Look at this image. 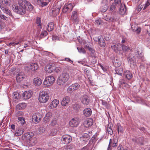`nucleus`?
Segmentation results:
<instances>
[{
  "instance_id": "f257e3e1",
  "label": "nucleus",
  "mask_w": 150,
  "mask_h": 150,
  "mask_svg": "<svg viewBox=\"0 0 150 150\" xmlns=\"http://www.w3.org/2000/svg\"><path fill=\"white\" fill-rule=\"evenodd\" d=\"M10 0H2L0 2V8L3 12L5 14L9 15L12 18L13 16L10 10L8 9L6 6L8 5Z\"/></svg>"
},
{
  "instance_id": "f03ea898",
  "label": "nucleus",
  "mask_w": 150,
  "mask_h": 150,
  "mask_svg": "<svg viewBox=\"0 0 150 150\" xmlns=\"http://www.w3.org/2000/svg\"><path fill=\"white\" fill-rule=\"evenodd\" d=\"M69 74L67 72L62 73L57 80V83L59 85L63 84L69 79Z\"/></svg>"
},
{
  "instance_id": "7ed1b4c3",
  "label": "nucleus",
  "mask_w": 150,
  "mask_h": 150,
  "mask_svg": "<svg viewBox=\"0 0 150 150\" xmlns=\"http://www.w3.org/2000/svg\"><path fill=\"white\" fill-rule=\"evenodd\" d=\"M33 135L34 134L33 132H29L22 135V139L27 144L30 145L31 144L30 143Z\"/></svg>"
},
{
  "instance_id": "20e7f679",
  "label": "nucleus",
  "mask_w": 150,
  "mask_h": 150,
  "mask_svg": "<svg viewBox=\"0 0 150 150\" xmlns=\"http://www.w3.org/2000/svg\"><path fill=\"white\" fill-rule=\"evenodd\" d=\"M49 97V96L46 92L42 91L40 92L38 99L40 102L45 103L47 101Z\"/></svg>"
},
{
  "instance_id": "39448f33",
  "label": "nucleus",
  "mask_w": 150,
  "mask_h": 150,
  "mask_svg": "<svg viewBox=\"0 0 150 150\" xmlns=\"http://www.w3.org/2000/svg\"><path fill=\"white\" fill-rule=\"evenodd\" d=\"M110 3L112 4L110 8V12H112L115 11L116 6L118 7L119 4H120L121 0H110Z\"/></svg>"
},
{
  "instance_id": "423d86ee",
  "label": "nucleus",
  "mask_w": 150,
  "mask_h": 150,
  "mask_svg": "<svg viewBox=\"0 0 150 150\" xmlns=\"http://www.w3.org/2000/svg\"><path fill=\"white\" fill-rule=\"evenodd\" d=\"M71 19L74 24L77 25L78 24L79 20L78 16V13L77 11H73Z\"/></svg>"
},
{
  "instance_id": "0eeeda50",
  "label": "nucleus",
  "mask_w": 150,
  "mask_h": 150,
  "mask_svg": "<svg viewBox=\"0 0 150 150\" xmlns=\"http://www.w3.org/2000/svg\"><path fill=\"white\" fill-rule=\"evenodd\" d=\"M55 81V79L53 76H49L46 78L43 82L44 85L48 86L52 84Z\"/></svg>"
},
{
  "instance_id": "6e6552de",
  "label": "nucleus",
  "mask_w": 150,
  "mask_h": 150,
  "mask_svg": "<svg viewBox=\"0 0 150 150\" xmlns=\"http://www.w3.org/2000/svg\"><path fill=\"white\" fill-rule=\"evenodd\" d=\"M13 10L16 12L17 13L21 15L24 14L26 12L25 8L24 6H13Z\"/></svg>"
},
{
  "instance_id": "1a4fd4ad",
  "label": "nucleus",
  "mask_w": 150,
  "mask_h": 150,
  "mask_svg": "<svg viewBox=\"0 0 150 150\" xmlns=\"http://www.w3.org/2000/svg\"><path fill=\"white\" fill-rule=\"evenodd\" d=\"M108 0H103L101 4L100 8V11L101 12H105L108 10Z\"/></svg>"
},
{
  "instance_id": "9d476101",
  "label": "nucleus",
  "mask_w": 150,
  "mask_h": 150,
  "mask_svg": "<svg viewBox=\"0 0 150 150\" xmlns=\"http://www.w3.org/2000/svg\"><path fill=\"white\" fill-rule=\"evenodd\" d=\"M38 68V65L35 63H32L28 66H26L25 67V70L26 71L30 72L34 71L37 70Z\"/></svg>"
},
{
  "instance_id": "9b49d317",
  "label": "nucleus",
  "mask_w": 150,
  "mask_h": 150,
  "mask_svg": "<svg viewBox=\"0 0 150 150\" xmlns=\"http://www.w3.org/2000/svg\"><path fill=\"white\" fill-rule=\"evenodd\" d=\"M121 47V45L118 44L112 46L111 48L116 53L119 54H122Z\"/></svg>"
},
{
  "instance_id": "f8f14e48",
  "label": "nucleus",
  "mask_w": 150,
  "mask_h": 150,
  "mask_svg": "<svg viewBox=\"0 0 150 150\" xmlns=\"http://www.w3.org/2000/svg\"><path fill=\"white\" fill-rule=\"evenodd\" d=\"M72 139V137L66 134L62 136V141L63 143L67 144L71 142Z\"/></svg>"
},
{
  "instance_id": "ddd939ff",
  "label": "nucleus",
  "mask_w": 150,
  "mask_h": 150,
  "mask_svg": "<svg viewBox=\"0 0 150 150\" xmlns=\"http://www.w3.org/2000/svg\"><path fill=\"white\" fill-rule=\"evenodd\" d=\"M81 100L82 103L86 105H88L90 101L89 98L87 95L82 96L81 98Z\"/></svg>"
},
{
  "instance_id": "4468645a",
  "label": "nucleus",
  "mask_w": 150,
  "mask_h": 150,
  "mask_svg": "<svg viewBox=\"0 0 150 150\" xmlns=\"http://www.w3.org/2000/svg\"><path fill=\"white\" fill-rule=\"evenodd\" d=\"M80 122L78 118H73L69 122V124L70 126L72 127H77L79 125Z\"/></svg>"
},
{
  "instance_id": "2eb2a0df",
  "label": "nucleus",
  "mask_w": 150,
  "mask_h": 150,
  "mask_svg": "<svg viewBox=\"0 0 150 150\" xmlns=\"http://www.w3.org/2000/svg\"><path fill=\"white\" fill-rule=\"evenodd\" d=\"M118 6H119V13L121 15H123L126 13V8L125 5L124 4L121 3L119 4Z\"/></svg>"
},
{
  "instance_id": "dca6fc26",
  "label": "nucleus",
  "mask_w": 150,
  "mask_h": 150,
  "mask_svg": "<svg viewBox=\"0 0 150 150\" xmlns=\"http://www.w3.org/2000/svg\"><path fill=\"white\" fill-rule=\"evenodd\" d=\"M132 140L134 143L143 145L144 139L138 137L132 138Z\"/></svg>"
},
{
  "instance_id": "f3484780",
  "label": "nucleus",
  "mask_w": 150,
  "mask_h": 150,
  "mask_svg": "<svg viewBox=\"0 0 150 150\" xmlns=\"http://www.w3.org/2000/svg\"><path fill=\"white\" fill-rule=\"evenodd\" d=\"M7 15V16H5L4 14H1L0 15V19H1L7 21L8 20V16H10L9 15ZM5 26V24H2L1 23L0 21V32L1 31L2 29Z\"/></svg>"
},
{
  "instance_id": "a211bd4d",
  "label": "nucleus",
  "mask_w": 150,
  "mask_h": 150,
  "mask_svg": "<svg viewBox=\"0 0 150 150\" xmlns=\"http://www.w3.org/2000/svg\"><path fill=\"white\" fill-rule=\"evenodd\" d=\"M127 59L128 62L134 65L135 64V58L133 54L130 53L128 56Z\"/></svg>"
},
{
  "instance_id": "6ab92c4d",
  "label": "nucleus",
  "mask_w": 150,
  "mask_h": 150,
  "mask_svg": "<svg viewBox=\"0 0 150 150\" xmlns=\"http://www.w3.org/2000/svg\"><path fill=\"white\" fill-rule=\"evenodd\" d=\"M93 124V120L92 119L89 118L87 119L84 122L83 125L86 127H89Z\"/></svg>"
},
{
  "instance_id": "aec40b11",
  "label": "nucleus",
  "mask_w": 150,
  "mask_h": 150,
  "mask_svg": "<svg viewBox=\"0 0 150 150\" xmlns=\"http://www.w3.org/2000/svg\"><path fill=\"white\" fill-rule=\"evenodd\" d=\"M70 101V97L69 96H66L63 98L61 102V105L63 106L67 105Z\"/></svg>"
},
{
  "instance_id": "412c9836",
  "label": "nucleus",
  "mask_w": 150,
  "mask_h": 150,
  "mask_svg": "<svg viewBox=\"0 0 150 150\" xmlns=\"http://www.w3.org/2000/svg\"><path fill=\"white\" fill-rule=\"evenodd\" d=\"M79 84L78 83H75L71 85L68 89L69 91H73L77 90L80 87Z\"/></svg>"
},
{
  "instance_id": "4be33fe9",
  "label": "nucleus",
  "mask_w": 150,
  "mask_h": 150,
  "mask_svg": "<svg viewBox=\"0 0 150 150\" xmlns=\"http://www.w3.org/2000/svg\"><path fill=\"white\" fill-rule=\"evenodd\" d=\"M24 78V74L23 72H19L16 76V80L18 82H20Z\"/></svg>"
},
{
  "instance_id": "5701e85b",
  "label": "nucleus",
  "mask_w": 150,
  "mask_h": 150,
  "mask_svg": "<svg viewBox=\"0 0 150 150\" xmlns=\"http://www.w3.org/2000/svg\"><path fill=\"white\" fill-rule=\"evenodd\" d=\"M124 75L126 79L128 80L131 79L133 77V75L129 71H124Z\"/></svg>"
},
{
  "instance_id": "b1692460",
  "label": "nucleus",
  "mask_w": 150,
  "mask_h": 150,
  "mask_svg": "<svg viewBox=\"0 0 150 150\" xmlns=\"http://www.w3.org/2000/svg\"><path fill=\"white\" fill-rule=\"evenodd\" d=\"M24 131L23 128L21 127H18L16 128L15 134L18 136H19L22 134Z\"/></svg>"
},
{
  "instance_id": "393cba45",
  "label": "nucleus",
  "mask_w": 150,
  "mask_h": 150,
  "mask_svg": "<svg viewBox=\"0 0 150 150\" xmlns=\"http://www.w3.org/2000/svg\"><path fill=\"white\" fill-rule=\"evenodd\" d=\"M83 112L84 115L86 117L90 116L92 114V111L90 108L85 109Z\"/></svg>"
},
{
  "instance_id": "a878e982",
  "label": "nucleus",
  "mask_w": 150,
  "mask_h": 150,
  "mask_svg": "<svg viewBox=\"0 0 150 150\" xmlns=\"http://www.w3.org/2000/svg\"><path fill=\"white\" fill-rule=\"evenodd\" d=\"M32 95L31 92L29 91H25L23 93V96L24 99L27 100L31 97Z\"/></svg>"
},
{
  "instance_id": "bb28decb",
  "label": "nucleus",
  "mask_w": 150,
  "mask_h": 150,
  "mask_svg": "<svg viewBox=\"0 0 150 150\" xmlns=\"http://www.w3.org/2000/svg\"><path fill=\"white\" fill-rule=\"evenodd\" d=\"M59 101L57 99H54L51 103L50 106L51 108H55L59 103Z\"/></svg>"
},
{
  "instance_id": "cd10ccee",
  "label": "nucleus",
  "mask_w": 150,
  "mask_h": 150,
  "mask_svg": "<svg viewBox=\"0 0 150 150\" xmlns=\"http://www.w3.org/2000/svg\"><path fill=\"white\" fill-rule=\"evenodd\" d=\"M54 69V67L50 65H47L45 68V70L46 72L49 73L52 72Z\"/></svg>"
},
{
  "instance_id": "c85d7f7f",
  "label": "nucleus",
  "mask_w": 150,
  "mask_h": 150,
  "mask_svg": "<svg viewBox=\"0 0 150 150\" xmlns=\"http://www.w3.org/2000/svg\"><path fill=\"white\" fill-rule=\"evenodd\" d=\"M42 81L39 78H36L33 80V82L35 85L39 86L41 85L42 83Z\"/></svg>"
},
{
  "instance_id": "c756f323",
  "label": "nucleus",
  "mask_w": 150,
  "mask_h": 150,
  "mask_svg": "<svg viewBox=\"0 0 150 150\" xmlns=\"http://www.w3.org/2000/svg\"><path fill=\"white\" fill-rule=\"evenodd\" d=\"M57 125V120L56 118H54L52 120L49 126L52 128L56 127Z\"/></svg>"
},
{
  "instance_id": "7c9ffc66",
  "label": "nucleus",
  "mask_w": 150,
  "mask_h": 150,
  "mask_svg": "<svg viewBox=\"0 0 150 150\" xmlns=\"http://www.w3.org/2000/svg\"><path fill=\"white\" fill-rule=\"evenodd\" d=\"M100 40L98 42V44L101 47H104L105 45L106 44L103 38L101 36L100 38Z\"/></svg>"
},
{
  "instance_id": "2f4dec72",
  "label": "nucleus",
  "mask_w": 150,
  "mask_h": 150,
  "mask_svg": "<svg viewBox=\"0 0 150 150\" xmlns=\"http://www.w3.org/2000/svg\"><path fill=\"white\" fill-rule=\"evenodd\" d=\"M47 30L50 32L52 31L54 28V24L52 22H50L48 23L47 26Z\"/></svg>"
},
{
  "instance_id": "473e14b6",
  "label": "nucleus",
  "mask_w": 150,
  "mask_h": 150,
  "mask_svg": "<svg viewBox=\"0 0 150 150\" xmlns=\"http://www.w3.org/2000/svg\"><path fill=\"white\" fill-rule=\"evenodd\" d=\"M27 1L26 0H18V3L19 6H24L25 8L26 7V5L27 4Z\"/></svg>"
},
{
  "instance_id": "72a5a7b5",
  "label": "nucleus",
  "mask_w": 150,
  "mask_h": 150,
  "mask_svg": "<svg viewBox=\"0 0 150 150\" xmlns=\"http://www.w3.org/2000/svg\"><path fill=\"white\" fill-rule=\"evenodd\" d=\"M90 135L86 133H84V134L82 135V137H81V140H83V141H87L90 138Z\"/></svg>"
},
{
  "instance_id": "f704fd0d",
  "label": "nucleus",
  "mask_w": 150,
  "mask_h": 150,
  "mask_svg": "<svg viewBox=\"0 0 150 150\" xmlns=\"http://www.w3.org/2000/svg\"><path fill=\"white\" fill-rule=\"evenodd\" d=\"M26 105L25 103H22L18 104L16 106L17 110H20L25 108Z\"/></svg>"
},
{
  "instance_id": "c9c22d12",
  "label": "nucleus",
  "mask_w": 150,
  "mask_h": 150,
  "mask_svg": "<svg viewBox=\"0 0 150 150\" xmlns=\"http://www.w3.org/2000/svg\"><path fill=\"white\" fill-rule=\"evenodd\" d=\"M52 117V114L51 112H48L47 113L45 116V117L44 120L45 122H47Z\"/></svg>"
},
{
  "instance_id": "e433bc0d",
  "label": "nucleus",
  "mask_w": 150,
  "mask_h": 150,
  "mask_svg": "<svg viewBox=\"0 0 150 150\" xmlns=\"http://www.w3.org/2000/svg\"><path fill=\"white\" fill-rule=\"evenodd\" d=\"M112 140L111 139V144L112 143V146L113 147H115V146H117V142H118V139L116 137H115L113 139L112 142Z\"/></svg>"
},
{
  "instance_id": "4c0bfd02",
  "label": "nucleus",
  "mask_w": 150,
  "mask_h": 150,
  "mask_svg": "<svg viewBox=\"0 0 150 150\" xmlns=\"http://www.w3.org/2000/svg\"><path fill=\"white\" fill-rule=\"evenodd\" d=\"M25 10L31 11H32L33 8V7L29 2L28 1L27 4L25 6Z\"/></svg>"
},
{
  "instance_id": "58836bf2",
  "label": "nucleus",
  "mask_w": 150,
  "mask_h": 150,
  "mask_svg": "<svg viewBox=\"0 0 150 150\" xmlns=\"http://www.w3.org/2000/svg\"><path fill=\"white\" fill-rule=\"evenodd\" d=\"M72 107L74 110L78 111L80 109L81 106L79 103H76L72 105Z\"/></svg>"
},
{
  "instance_id": "ea45409f",
  "label": "nucleus",
  "mask_w": 150,
  "mask_h": 150,
  "mask_svg": "<svg viewBox=\"0 0 150 150\" xmlns=\"http://www.w3.org/2000/svg\"><path fill=\"white\" fill-rule=\"evenodd\" d=\"M65 6L66 7L67 9L68 10L69 13L70 12L72 11L74 7V6L71 3L69 4L66 6L65 5Z\"/></svg>"
},
{
  "instance_id": "a19ab883",
  "label": "nucleus",
  "mask_w": 150,
  "mask_h": 150,
  "mask_svg": "<svg viewBox=\"0 0 150 150\" xmlns=\"http://www.w3.org/2000/svg\"><path fill=\"white\" fill-rule=\"evenodd\" d=\"M112 126V124H109L108 125L107 130L108 134L112 135L113 134V131L111 129V126Z\"/></svg>"
},
{
  "instance_id": "79ce46f5",
  "label": "nucleus",
  "mask_w": 150,
  "mask_h": 150,
  "mask_svg": "<svg viewBox=\"0 0 150 150\" xmlns=\"http://www.w3.org/2000/svg\"><path fill=\"white\" fill-rule=\"evenodd\" d=\"M105 20L107 21H114L116 20V18L114 16H112L110 17L106 18L104 17Z\"/></svg>"
},
{
  "instance_id": "37998d69",
  "label": "nucleus",
  "mask_w": 150,
  "mask_h": 150,
  "mask_svg": "<svg viewBox=\"0 0 150 150\" xmlns=\"http://www.w3.org/2000/svg\"><path fill=\"white\" fill-rule=\"evenodd\" d=\"M115 71L117 74L120 76H122V74L124 73L123 69L121 68L116 70Z\"/></svg>"
},
{
  "instance_id": "c03bdc74",
  "label": "nucleus",
  "mask_w": 150,
  "mask_h": 150,
  "mask_svg": "<svg viewBox=\"0 0 150 150\" xmlns=\"http://www.w3.org/2000/svg\"><path fill=\"white\" fill-rule=\"evenodd\" d=\"M59 10H60L57 8L54 9V7H53L52 8L51 10L52 14L54 15H57V14H59Z\"/></svg>"
},
{
  "instance_id": "a18cd8bd",
  "label": "nucleus",
  "mask_w": 150,
  "mask_h": 150,
  "mask_svg": "<svg viewBox=\"0 0 150 150\" xmlns=\"http://www.w3.org/2000/svg\"><path fill=\"white\" fill-rule=\"evenodd\" d=\"M32 119L35 122H38L40 120V118L35 115L33 116Z\"/></svg>"
},
{
  "instance_id": "49530a36",
  "label": "nucleus",
  "mask_w": 150,
  "mask_h": 150,
  "mask_svg": "<svg viewBox=\"0 0 150 150\" xmlns=\"http://www.w3.org/2000/svg\"><path fill=\"white\" fill-rule=\"evenodd\" d=\"M121 49L122 48V51L124 52H127L130 49L129 47L124 44L121 45Z\"/></svg>"
},
{
  "instance_id": "de8ad7c7",
  "label": "nucleus",
  "mask_w": 150,
  "mask_h": 150,
  "mask_svg": "<svg viewBox=\"0 0 150 150\" xmlns=\"http://www.w3.org/2000/svg\"><path fill=\"white\" fill-rule=\"evenodd\" d=\"M37 25L40 27V29L42 28V26L41 25V23L40 18H37L36 20V22Z\"/></svg>"
},
{
  "instance_id": "09e8293b",
  "label": "nucleus",
  "mask_w": 150,
  "mask_h": 150,
  "mask_svg": "<svg viewBox=\"0 0 150 150\" xmlns=\"http://www.w3.org/2000/svg\"><path fill=\"white\" fill-rule=\"evenodd\" d=\"M47 35V33L46 31H42L40 35V38H42Z\"/></svg>"
},
{
  "instance_id": "8fccbe9b",
  "label": "nucleus",
  "mask_w": 150,
  "mask_h": 150,
  "mask_svg": "<svg viewBox=\"0 0 150 150\" xmlns=\"http://www.w3.org/2000/svg\"><path fill=\"white\" fill-rule=\"evenodd\" d=\"M118 133L119 132H122L123 131V129L120 124H117V125Z\"/></svg>"
},
{
  "instance_id": "3c124183",
  "label": "nucleus",
  "mask_w": 150,
  "mask_h": 150,
  "mask_svg": "<svg viewBox=\"0 0 150 150\" xmlns=\"http://www.w3.org/2000/svg\"><path fill=\"white\" fill-rule=\"evenodd\" d=\"M13 97L14 99L16 100L19 99L20 98L19 93L17 92H14L13 93Z\"/></svg>"
},
{
  "instance_id": "603ef678",
  "label": "nucleus",
  "mask_w": 150,
  "mask_h": 150,
  "mask_svg": "<svg viewBox=\"0 0 150 150\" xmlns=\"http://www.w3.org/2000/svg\"><path fill=\"white\" fill-rule=\"evenodd\" d=\"M18 119L22 125L24 124L25 122L24 118L23 117H18Z\"/></svg>"
},
{
  "instance_id": "864d4df0",
  "label": "nucleus",
  "mask_w": 150,
  "mask_h": 150,
  "mask_svg": "<svg viewBox=\"0 0 150 150\" xmlns=\"http://www.w3.org/2000/svg\"><path fill=\"white\" fill-rule=\"evenodd\" d=\"M54 9L57 8L59 10L62 7V4L60 3H58L57 4L53 6Z\"/></svg>"
},
{
  "instance_id": "5fc2aeb1",
  "label": "nucleus",
  "mask_w": 150,
  "mask_h": 150,
  "mask_svg": "<svg viewBox=\"0 0 150 150\" xmlns=\"http://www.w3.org/2000/svg\"><path fill=\"white\" fill-rule=\"evenodd\" d=\"M77 49L78 50V52L80 53H83V54H85L86 52V51L85 50L84 48L83 47L79 48V47H77Z\"/></svg>"
},
{
  "instance_id": "6e6d98bb",
  "label": "nucleus",
  "mask_w": 150,
  "mask_h": 150,
  "mask_svg": "<svg viewBox=\"0 0 150 150\" xmlns=\"http://www.w3.org/2000/svg\"><path fill=\"white\" fill-rule=\"evenodd\" d=\"M150 5V1L149 0H148L146 3L144 4V7L143 8V10H144L146 8Z\"/></svg>"
},
{
  "instance_id": "4d7b16f0",
  "label": "nucleus",
  "mask_w": 150,
  "mask_h": 150,
  "mask_svg": "<svg viewBox=\"0 0 150 150\" xmlns=\"http://www.w3.org/2000/svg\"><path fill=\"white\" fill-rule=\"evenodd\" d=\"M102 23L101 20L100 18L97 19L95 21V24L99 25H100Z\"/></svg>"
},
{
  "instance_id": "13d9d810",
  "label": "nucleus",
  "mask_w": 150,
  "mask_h": 150,
  "mask_svg": "<svg viewBox=\"0 0 150 150\" xmlns=\"http://www.w3.org/2000/svg\"><path fill=\"white\" fill-rule=\"evenodd\" d=\"M57 130L55 129H53L51 131L50 134L52 136H54L56 134Z\"/></svg>"
},
{
  "instance_id": "bf43d9fd",
  "label": "nucleus",
  "mask_w": 150,
  "mask_h": 150,
  "mask_svg": "<svg viewBox=\"0 0 150 150\" xmlns=\"http://www.w3.org/2000/svg\"><path fill=\"white\" fill-rule=\"evenodd\" d=\"M134 29H133V30L134 31H136L138 33H139L141 31V28L137 26Z\"/></svg>"
},
{
  "instance_id": "052dcab7",
  "label": "nucleus",
  "mask_w": 150,
  "mask_h": 150,
  "mask_svg": "<svg viewBox=\"0 0 150 150\" xmlns=\"http://www.w3.org/2000/svg\"><path fill=\"white\" fill-rule=\"evenodd\" d=\"M62 70V68L59 67H56L54 69L55 71L56 72H58Z\"/></svg>"
},
{
  "instance_id": "680f3d73",
  "label": "nucleus",
  "mask_w": 150,
  "mask_h": 150,
  "mask_svg": "<svg viewBox=\"0 0 150 150\" xmlns=\"http://www.w3.org/2000/svg\"><path fill=\"white\" fill-rule=\"evenodd\" d=\"M23 114V112L21 111H18L16 114V115L17 117H19L22 115Z\"/></svg>"
},
{
  "instance_id": "e2e57ef3",
  "label": "nucleus",
  "mask_w": 150,
  "mask_h": 150,
  "mask_svg": "<svg viewBox=\"0 0 150 150\" xmlns=\"http://www.w3.org/2000/svg\"><path fill=\"white\" fill-rule=\"evenodd\" d=\"M49 2H48V1L47 2H42L41 1V3H40V4H38L39 5H40V4H41L42 6H47V4H48V3H49Z\"/></svg>"
},
{
  "instance_id": "0e129e2a",
  "label": "nucleus",
  "mask_w": 150,
  "mask_h": 150,
  "mask_svg": "<svg viewBox=\"0 0 150 150\" xmlns=\"http://www.w3.org/2000/svg\"><path fill=\"white\" fill-rule=\"evenodd\" d=\"M125 83V80L123 79H121L119 81V85H121Z\"/></svg>"
},
{
  "instance_id": "69168bd1",
  "label": "nucleus",
  "mask_w": 150,
  "mask_h": 150,
  "mask_svg": "<svg viewBox=\"0 0 150 150\" xmlns=\"http://www.w3.org/2000/svg\"><path fill=\"white\" fill-rule=\"evenodd\" d=\"M101 37V36H99L98 37H95L93 38V39L95 42H98L100 40L99 39H100Z\"/></svg>"
},
{
  "instance_id": "338daca9",
  "label": "nucleus",
  "mask_w": 150,
  "mask_h": 150,
  "mask_svg": "<svg viewBox=\"0 0 150 150\" xmlns=\"http://www.w3.org/2000/svg\"><path fill=\"white\" fill-rule=\"evenodd\" d=\"M135 53L136 55H141L142 54V52L139 51L138 50H136Z\"/></svg>"
},
{
  "instance_id": "774afa93",
  "label": "nucleus",
  "mask_w": 150,
  "mask_h": 150,
  "mask_svg": "<svg viewBox=\"0 0 150 150\" xmlns=\"http://www.w3.org/2000/svg\"><path fill=\"white\" fill-rule=\"evenodd\" d=\"M52 40L54 41H56L59 39L58 37L57 36H53L52 37Z\"/></svg>"
}]
</instances>
